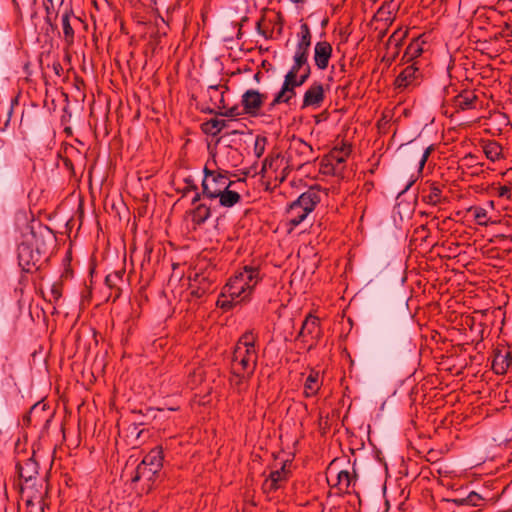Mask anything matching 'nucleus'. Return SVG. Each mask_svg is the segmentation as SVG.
<instances>
[{"label": "nucleus", "mask_w": 512, "mask_h": 512, "mask_svg": "<svg viewBox=\"0 0 512 512\" xmlns=\"http://www.w3.org/2000/svg\"><path fill=\"white\" fill-rule=\"evenodd\" d=\"M164 452L162 446L152 448L137 464L131 474V484L142 482V490L150 491L159 478L163 468Z\"/></svg>", "instance_id": "1"}, {"label": "nucleus", "mask_w": 512, "mask_h": 512, "mask_svg": "<svg viewBox=\"0 0 512 512\" xmlns=\"http://www.w3.org/2000/svg\"><path fill=\"white\" fill-rule=\"evenodd\" d=\"M320 189L317 185L310 187L293 201L286 210L290 230L300 225L320 203Z\"/></svg>", "instance_id": "2"}, {"label": "nucleus", "mask_w": 512, "mask_h": 512, "mask_svg": "<svg viewBox=\"0 0 512 512\" xmlns=\"http://www.w3.org/2000/svg\"><path fill=\"white\" fill-rule=\"evenodd\" d=\"M203 174L201 195H204V199H217V195H220L221 190L230 188L235 184L234 181L229 180V171L221 168L210 169L208 163L203 168Z\"/></svg>", "instance_id": "3"}, {"label": "nucleus", "mask_w": 512, "mask_h": 512, "mask_svg": "<svg viewBox=\"0 0 512 512\" xmlns=\"http://www.w3.org/2000/svg\"><path fill=\"white\" fill-rule=\"evenodd\" d=\"M267 8H263L261 11V16L256 22V31L266 40L274 39V32H276L277 37L283 34V28L285 24V19L283 14L278 11L275 12L272 17L267 15Z\"/></svg>", "instance_id": "4"}, {"label": "nucleus", "mask_w": 512, "mask_h": 512, "mask_svg": "<svg viewBox=\"0 0 512 512\" xmlns=\"http://www.w3.org/2000/svg\"><path fill=\"white\" fill-rule=\"evenodd\" d=\"M322 328L319 317L309 313L302 322L300 331L296 336V340L302 342H310L308 350L314 348L322 338Z\"/></svg>", "instance_id": "5"}, {"label": "nucleus", "mask_w": 512, "mask_h": 512, "mask_svg": "<svg viewBox=\"0 0 512 512\" xmlns=\"http://www.w3.org/2000/svg\"><path fill=\"white\" fill-rule=\"evenodd\" d=\"M287 157L288 162L291 163V166H296V169L315 160L313 147L301 138L291 144Z\"/></svg>", "instance_id": "6"}, {"label": "nucleus", "mask_w": 512, "mask_h": 512, "mask_svg": "<svg viewBox=\"0 0 512 512\" xmlns=\"http://www.w3.org/2000/svg\"><path fill=\"white\" fill-rule=\"evenodd\" d=\"M17 252L18 264L22 271L31 273L33 270H39L43 256L31 246V241L23 240L18 245Z\"/></svg>", "instance_id": "7"}, {"label": "nucleus", "mask_w": 512, "mask_h": 512, "mask_svg": "<svg viewBox=\"0 0 512 512\" xmlns=\"http://www.w3.org/2000/svg\"><path fill=\"white\" fill-rule=\"evenodd\" d=\"M377 346L380 352L387 355H394L403 350L406 346H411V341L406 338L400 341L397 335L385 326L381 328L379 332Z\"/></svg>", "instance_id": "8"}, {"label": "nucleus", "mask_w": 512, "mask_h": 512, "mask_svg": "<svg viewBox=\"0 0 512 512\" xmlns=\"http://www.w3.org/2000/svg\"><path fill=\"white\" fill-rule=\"evenodd\" d=\"M189 280L190 294L193 297L202 298L214 291V279L211 278L210 273L196 272L193 276H189Z\"/></svg>", "instance_id": "9"}, {"label": "nucleus", "mask_w": 512, "mask_h": 512, "mask_svg": "<svg viewBox=\"0 0 512 512\" xmlns=\"http://www.w3.org/2000/svg\"><path fill=\"white\" fill-rule=\"evenodd\" d=\"M266 99L267 94L260 93L254 89L246 90L241 97L244 113L251 117H257Z\"/></svg>", "instance_id": "10"}, {"label": "nucleus", "mask_w": 512, "mask_h": 512, "mask_svg": "<svg viewBox=\"0 0 512 512\" xmlns=\"http://www.w3.org/2000/svg\"><path fill=\"white\" fill-rule=\"evenodd\" d=\"M492 369L498 375H504L512 369V348L498 345L493 350Z\"/></svg>", "instance_id": "11"}, {"label": "nucleus", "mask_w": 512, "mask_h": 512, "mask_svg": "<svg viewBox=\"0 0 512 512\" xmlns=\"http://www.w3.org/2000/svg\"><path fill=\"white\" fill-rule=\"evenodd\" d=\"M23 240L31 241V246L34 247L36 251H39L43 257L47 256L48 247L54 241L51 231L46 226H40L37 231L31 230V233Z\"/></svg>", "instance_id": "12"}, {"label": "nucleus", "mask_w": 512, "mask_h": 512, "mask_svg": "<svg viewBox=\"0 0 512 512\" xmlns=\"http://www.w3.org/2000/svg\"><path fill=\"white\" fill-rule=\"evenodd\" d=\"M450 102L454 112H460L476 109L479 98L475 90L462 89L451 98Z\"/></svg>", "instance_id": "13"}, {"label": "nucleus", "mask_w": 512, "mask_h": 512, "mask_svg": "<svg viewBox=\"0 0 512 512\" xmlns=\"http://www.w3.org/2000/svg\"><path fill=\"white\" fill-rule=\"evenodd\" d=\"M224 296H229L232 299H237L238 302H246L252 294L249 291V286L235 274L231 277L228 283L223 287Z\"/></svg>", "instance_id": "14"}, {"label": "nucleus", "mask_w": 512, "mask_h": 512, "mask_svg": "<svg viewBox=\"0 0 512 512\" xmlns=\"http://www.w3.org/2000/svg\"><path fill=\"white\" fill-rule=\"evenodd\" d=\"M126 269L125 267H121L118 270H115L105 277V285L110 290V294L108 296V300H112L115 302L118 300L122 294L123 286L125 285V277Z\"/></svg>", "instance_id": "15"}, {"label": "nucleus", "mask_w": 512, "mask_h": 512, "mask_svg": "<svg viewBox=\"0 0 512 512\" xmlns=\"http://www.w3.org/2000/svg\"><path fill=\"white\" fill-rule=\"evenodd\" d=\"M324 100L325 91L323 84L318 81H315L305 91L301 109H305L308 107H312L315 109L319 108L323 104Z\"/></svg>", "instance_id": "16"}, {"label": "nucleus", "mask_w": 512, "mask_h": 512, "mask_svg": "<svg viewBox=\"0 0 512 512\" xmlns=\"http://www.w3.org/2000/svg\"><path fill=\"white\" fill-rule=\"evenodd\" d=\"M35 452L32 451V455L26 459L17 458L16 461V473L20 481L28 483L36 478L38 474V463L34 459Z\"/></svg>", "instance_id": "17"}, {"label": "nucleus", "mask_w": 512, "mask_h": 512, "mask_svg": "<svg viewBox=\"0 0 512 512\" xmlns=\"http://www.w3.org/2000/svg\"><path fill=\"white\" fill-rule=\"evenodd\" d=\"M421 72L416 67V63H412L405 67L395 79V85L399 89H407L412 86L415 87L419 84Z\"/></svg>", "instance_id": "18"}, {"label": "nucleus", "mask_w": 512, "mask_h": 512, "mask_svg": "<svg viewBox=\"0 0 512 512\" xmlns=\"http://www.w3.org/2000/svg\"><path fill=\"white\" fill-rule=\"evenodd\" d=\"M333 48L328 41H319L314 47V62L318 69L325 70L332 56Z\"/></svg>", "instance_id": "19"}, {"label": "nucleus", "mask_w": 512, "mask_h": 512, "mask_svg": "<svg viewBox=\"0 0 512 512\" xmlns=\"http://www.w3.org/2000/svg\"><path fill=\"white\" fill-rule=\"evenodd\" d=\"M442 187L443 185L437 182L427 181L422 189V200L434 206L440 204L444 200L442 198Z\"/></svg>", "instance_id": "20"}, {"label": "nucleus", "mask_w": 512, "mask_h": 512, "mask_svg": "<svg viewBox=\"0 0 512 512\" xmlns=\"http://www.w3.org/2000/svg\"><path fill=\"white\" fill-rule=\"evenodd\" d=\"M246 286H249V291L252 293L257 283L262 279L260 276V269L255 266L245 265L241 271L236 273Z\"/></svg>", "instance_id": "21"}, {"label": "nucleus", "mask_w": 512, "mask_h": 512, "mask_svg": "<svg viewBox=\"0 0 512 512\" xmlns=\"http://www.w3.org/2000/svg\"><path fill=\"white\" fill-rule=\"evenodd\" d=\"M229 126V120L212 118L203 122L200 128L204 134L215 137L219 135L224 129L229 128Z\"/></svg>", "instance_id": "22"}, {"label": "nucleus", "mask_w": 512, "mask_h": 512, "mask_svg": "<svg viewBox=\"0 0 512 512\" xmlns=\"http://www.w3.org/2000/svg\"><path fill=\"white\" fill-rule=\"evenodd\" d=\"M322 382L320 381V373L315 369H311L304 383V396L306 398L314 397L318 394Z\"/></svg>", "instance_id": "23"}, {"label": "nucleus", "mask_w": 512, "mask_h": 512, "mask_svg": "<svg viewBox=\"0 0 512 512\" xmlns=\"http://www.w3.org/2000/svg\"><path fill=\"white\" fill-rule=\"evenodd\" d=\"M258 361V353L256 350L245 349V354L241 358L239 370L246 372L248 377H251L256 369Z\"/></svg>", "instance_id": "24"}, {"label": "nucleus", "mask_w": 512, "mask_h": 512, "mask_svg": "<svg viewBox=\"0 0 512 512\" xmlns=\"http://www.w3.org/2000/svg\"><path fill=\"white\" fill-rule=\"evenodd\" d=\"M193 224L200 226L204 224L211 216V206L206 202L198 203L190 211Z\"/></svg>", "instance_id": "25"}, {"label": "nucleus", "mask_w": 512, "mask_h": 512, "mask_svg": "<svg viewBox=\"0 0 512 512\" xmlns=\"http://www.w3.org/2000/svg\"><path fill=\"white\" fill-rule=\"evenodd\" d=\"M298 36H299V40L297 42L295 52L309 54L312 35H311L309 25L307 23L304 22L300 25V32H299Z\"/></svg>", "instance_id": "26"}, {"label": "nucleus", "mask_w": 512, "mask_h": 512, "mask_svg": "<svg viewBox=\"0 0 512 512\" xmlns=\"http://www.w3.org/2000/svg\"><path fill=\"white\" fill-rule=\"evenodd\" d=\"M284 160V157L280 152H271L268 156L263 160L262 167L259 172L262 176L266 173L267 170H278Z\"/></svg>", "instance_id": "27"}, {"label": "nucleus", "mask_w": 512, "mask_h": 512, "mask_svg": "<svg viewBox=\"0 0 512 512\" xmlns=\"http://www.w3.org/2000/svg\"><path fill=\"white\" fill-rule=\"evenodd\" d=\"M217 198L219 199V204L226 208H231L234 205L238 204L242 197L241 195L231 190L230 188H225L224 190H221L220 195H217Z\"/></svg>", "instance_id": "28"}, {"label": "nucleus", "mask_w": 512, "mask_h": 512, "mask_svg": "<svg viewBox=\"0 0 512 512\" xmlns=\"http://www.w3.org/2000/svg\"><path fill=\"white\" fill-rule=\"evenodd\" d=\"M72 10L66 11L62 15V29H63V39L66 46L69 48L74 44L75 32L70 22V16L72 14Z\"/></svg>", "instance_id": "29"}, {"label": "nucleus", "mask_w": 512, "mask_h": 512, "mask_svg": "<svg viewBox=\"0 0 512 512\" xmlns=\"http://www.w3.org/2000/svg\"><path fill=\"white\" fill-rule=\"evenodd\" d=\"M423 36L424 35H420L413 39L406 47L403 58H405L407 62L414 60L423 53V44L425 43V41L422 40Z\"/></svg>", "instance_id": "30"}, {"label": "nucleus", "mask_w": 512, "mask_h": 512, "mask_svg": "<svg viewBox=\"0 0 512 512\" xmlns=\"http://www.w3.org/2000/svg\"><path fill=\"white\" fill-rule=\"evenodd\" d=\"M296 88L293 85V81L289 79H284V82L277 92L278 97L281 101H284L285 104L290 105L293 98L296 96Z\"/></svg>", "instance_id": "31"}, {"label": "nucleus", "mask_w": 512, "mask_h": 512, "mask_svg": "<svg viewBox=\"0 0 512 512\" xmlns=\"http://www.w3.org/2000/svg\"><path fill=\"white\" fill-rule=\"evenodd\" d=\"M220 85H211L208 87V95L210 98V101L213 102L214 106L221 111L222 109H225V98L224 93L225 91L220 92L219 91Z\"/></svg>", "instance_id": "32"}, {"label": "nucleus", "mask_w": 512, "mask_h": 512, "mask_svg": "<svg viewBox=\"0 0 512 512\" xmlns=\"http://www.w3.org/2000/svg\"><path fill=\"white\" fill-rule=\"evenodd\" d=\"M290 471H284V469H278L271 471L269 474L267 482L270 481V490L276 491L280 488V482H285L288 480Z\"/></svg>", "instance_id": "33"}, {"label": "nucleus", "mask_w": 512, "mask_h": 512, "mask_svg": "<svg viewBox=\"0 0 512 512\" xmlns=\"http://www.w3.org/2000/svg\"><path fill=\"white\" fill-rule=\"evenodd\" d=\"M502 150V146L496 141H488L483 147L486 157L492 162L500 159Z\"/></svg>", "instance_id": "34"}, {"label": "nucleus", "mask_w": 512, "mask_h": 512, "mask_svg": "<svg viewBox=\"0 0 512 512\" xmlns=\"http://www.w3.org/2000/svg\"><path fill=\"white\" fill-rule=\"evenodd\" d=\"M246 372H242L238 367L231 369V375L229 377V384L231 387L240 390L242 385L249 379Z\"/></svg>", "instance_id": "35"}, {"label": "nucleus", "mask_w": 512, "mask_h": 512, "mask_svg": "<svg viewBox=\"0 0 512 512\" xmlns=\"http://www.w3.org/2000/svg\"><path fill=\"white\" fill-rule=\"evenodd\" d=\"M353 479H356V474L351 475L347 470H341L337 473L336 486L340 491L348 492V488Z\"/></svg>", "instance_id": "36"}, {"label": "nucleus", "mask_w": 512, "mask_h": 512, "mask_svg": "<svg viewBox=\"0 0 512 512\" xmlns=\"http://www.w3.org/2000/svg\"><path fill=\"white\" fill-rule=\"evenodd\" d=\"M352 151L350 144L343 143L340 148H334L330 152V157L337 163H344Z\"/></svg>", "instance_id": "37"}, {"label": "nucleus", "mask_w": 512, "mask_h": 512, "mask_svg": "<svg viewBox=\"0 0 512 512\" xmlns=\"http://www.w3.org/2000/svg\"><path fill=\"white\" fill-rule=\"evenodd\" d=\"M258 335L253 331H246L238 340L236 345H241L244 349L256 350V341Z\"/></svg>", "instance_id": "38"}, {"label": "nucleus", "mask_w": 512, "mask_h": 512, "mask_svg": "<svg viewBox=\"0 0 512 512\" xmlns=\"http://www.w3.org/2000/svg\"><path fill=\"white\" fill-rule=\"evenodd\" d=\"M44 7L46 10L45 22L54 31L57 28L54 22L57 18L58 13L55 11L53 0H46L44 2Z\"/></svg>", "instance_id": "39"}, {"label": "nucleus", "mask_w": 512, "mask_h": 512, "mask_svg": "<svg viewBox=\"0 0 512 512\" xmlns=\"http://www.w3.org/2000/svg\"><path fill=\"white\" fill-rule=\"evenodd\" d=\"M238 304H241V302H238L237 299H232L229 296H224L223 290L216 302L217 307L222 309L224 312L231 310L234 306Z\"/></svg>", "instance_id": "40"}, {"label": "nucleus", "mask_w": 512, "mask_h": 512, "mask_svg": "<svg viewBox=\"0 0 512 512\" xmlns=\"http://www.w3.org/2000/svg\"><path fill=\"white\" fill-rule=\"evenodd\" d=\"M267 137L263 135H257L255 139L254 144V154L256 158H261L265 152L266 144H267Z\"/></svg>", "instance_id": "41"}, {"label": "nucleus", "mask_w": 512, "mask_h": 512, "mask_svg": "<svg viewBox=\"0 0 512 512\" xmlns=\"http://www.w3.org/2000/svg\"><path fill=\"white\" fill-rule=\"evenodd\" d=\"M407 34L408 30H402L401 28L395 30L388 39V45L394 44L396 47H399Z\"/></svg>", "instance_id": "42"}, {"label": "nucleus", "mask_w": 512, "mask_h": 512, "mask_svg": "<svg viewBox=\"0 0 512 512\" xmlns=\"http://www.w3.org/2000/svg\"><path fill=\"white\" fill-rule=\"evenodd\" d=\"M217 113L219 114V116L229 117V118H234V117H238V116L245 114L244 108L241 110L238 105H234L230 108L225 107V109H222L221 111H218Z\"/></svg>", "instance_id": "43"}, {"label": "nucleus", "mask_w": 512, "mask_h": 512, "mask_svg": "<svg viewBox=\"0 0 512 512\" xmlns=\"http://www.w3.org/2000/svg\"><path fill=\"white\" fill-rule=\"evenodd\" d=\"M465 501H466V506L479 507V506L483 505L485 500L481 495L472 491L465 497Z\"/></svg>", "instance_id": "44"}, {"label": "nucleus", "mask_w": 512, "mask_h": 512, "mask_svg": "<svg viewBox=\"0 0 512 512\" xmlns=\"http://www.w3.org/2000/svg\"><path fill=\"white\" fill-rule=\"evenodd\" d=\"M184 182L185 186L182 189H177V192L180 193L182 197L187 196L190 192L198 190V186L191 177L185 178Z\"/></svg>", "instance_id": "45"}, {"label": "nucleus", "mask_w": 512, "mask_h": 512, "mask_svg": "<svg viewBox=\"0 0 512 512\" xmlns=\"http://www.w3.org/2000/svg\"><path fill=\"white\" fill-rule=\"evenodd\" d=\"M499 35L507 41H512V20L499 25Z\"/></svg>", "instance_id": "46"}, {"label": "nucleus", "mask_w": 512, "mask_h": 512, "mask_svg": "<svg viewBox=\"0 0 512 512\" xmlns=\"http://www.w3.org/2000/svg\"><path fill=\"white\" fill-rule=\"evenodd\" d=\"M62 291H63V283L61 281L54 282L51 286V296L52 300L50 302H58L59 299L62 297Z\"/></svg>", "instance_id": "47"}, {"label": "nucleus", "mask_w": 512, "mask_h": 512, "mask_svg": "<svg viewBox=\"0 0 512 512\" xmlns=\"http://www.w3.org/2000/svg\"><path fill=\"white\" fill-rule=\"evenodd\" d=\"M243 354H245L244 347H242L241 345H236L232 355V368L239 367Z\"/></svg>", "instance_id": "48"}, {"label": "nucleus", "mask_w": 512, "mask_h": 512, "mask_svg": "<svg viewBox=\"0 0 512 512\" xmlns=\"http://www.w3.org/2000/svg\"><path fill=\"white\" fill-rule=\"evenodd\" d=\"M302 69H305V67H303L302 65L296 63L294 60H293V65L291 66L290 70L286 73V75L284 76V79H289V80H292L294 81V76H296L297 74H299V72L302 71Z\"/></svg>", "instance_id": "49"}, {"label": "nucleus", "mask_w": 512, "mask_h": 512, "mask_svg": "<svg viewBox=\"0 0 512 512\" xmlns=\"http://www.w3.org/2000/svg\"><path fill=\"white\" fill-rule=\"evenodd\" d=\"M302 69H305V67H303L302 65L296 63L294 60H293V65L291 66L290 70L286 73V75L284 76V79H289V80H292L294 81V76H296L297 74H299V72L302 71Z\"/></svg>", "instance_id": "50"}, {"label": "nucleus", "mask_w": 512, "mask_h": 512, "mask_svg": "<svg viewBox=\"0 0 512 512\" xmlns=\"http://www.w3.org/2000/svg\"><path fill=\"white\" fill-rule=\"evenodd\" d=\"M39 408H41L42 410H45V404L41 405V402H38V403H35L29 410L28 413H26L24 416H23V423L25 425H30L31 423V415L36 412Z\"/></svg>", "instance_id": "51"}, {"label": "nucleus", "mask_w": 512, "mask_h": 512, "mask_svg": "<svg viewBox=\"0 0 512 512\" xmlns=\"http://www.w3.org/2000/svg\"><path fill=\"white\" fill-rule=\"evenodd\" d=\"M434 151V145L431 144L429 145L423 152L421 158H420V161H419V172L422 171V169L424 168L430 154Z\"/></svg>", "instance_id": "52"}, {"label": "nucleus", "mask_w": 512, "mask_h": 512, "mask_svg": "<svg viewBox=\"0 0 512 512\" xmlns=\"http://www.w3.org/2000/svg\"><path fill=\"white\" fill-rule=\"evenodd\" d=\"M308 57H309V54H306V53H299V52H295L294 54V57H293V60L302 65L303 67H306V66H309V62H308Z\"/></svg>", "instance_id": "53"}, {"label": "nucleus", "mask_w": 512, "mask_h": 512, "mask_svg": "<svg viewBox=\"0 0 512 512\" xmlns=\"http://www.w3.org/2000/svg\"><path fill=\"white\" fill-rule=\"evenodd\" d=\"M132 414L141 415L143 417H147V418H150V419H154L156 417L155 409L152 408V407L146 408L145 411H143L142 409L132 410Z\"/></svg>", "instance_id": "54"}, {"label": "nucleus", "mask_w": 512, "mask_h": 512, "mask_svg": "<svg viewBox=\"0 0 512 512\" xmlns=\"http://www.w3.org/2000/svg\"><path fill=\"white\" fill-rule=\"evenodd\" d=\"M478 224L480 225H483V224H486V211L482 208H477L475 210V214H474Z\"/></svg>", "instance_id": "55"}, {"label": "nucleus", "mask_w": 512, "mask_h": 512, "mask_svg": "<svg viewBox=\"0 0 512 512\" xmlns=\"http://www.w3.org/2000/svg\"><path fill=\"white\" fill-rule=\"evenodd\" d=\"M146 424H148V421L146 420H136L133 423V430L136 431V438H140L141 434L144 432V430H138V427Z\"/></svg>", "instance_id": "56"}, {"label": "nucleus", "mask_w": 512, "mask_h": 512, "mask_svg": "<svg viewBox=\"0 0 512 512\" xmlns=\"http://www.w3.org/2000/svg\"><path fill=\"white\" fill-rule=\"evenodd\" d=\"M307 81H308V79L305 78L304 75L297 74L296 76H294L293 85H294V87H301Z\"/></svg>", "instance_id": "57"}, {"label": "nucleus", "mask_w": 512, "mask_h": 512, "mask_svg": "<svg viewBox=\"0 0 512 512\" xmlns=\"http://www.w3.org/2000/svg\"><path fill=\"white\" fill-rule=\"evenodd\" d=\"M193 192L195 193L192 198V201H191V205L193 207H195L198 203H201L200 202L201 200H204V201L206 200V199H204V195H201V192H199L198 190L193 191Z\"/></svg>", "instance_id": "58"}, {"label": "nucleus", "mask_w": 512, "mask_h": 512, "mask_svg": "<svg viewBox=\"0 0 512 512\" xmlns=\"http://www.w3.org/2000/svg\"><path fill=\"white\" fill-rule=\"evenodd\" d=\"M296 168V166H291V163L288 162V159L286 160V166L283 168V171H282V176L280 178V182H283L286 178V176L288 175V173L292 170Z\"/></svg>", "instance_id": "59"}, {"label": "nucleus", "mask_w": 512, "mask_h": 512, "mask_svg": "<svg viewBox=\"0 0 512 512\" xmlns=\"http://www.w3.org/2000/svg\"><path fill=\"white\" fill-rule=\"evenodd\" d=\"M510 192H511V188L509 186H500L499 189H498V195L500 197H507L509 198L510 197Z\"/></svg>", "instance_id": "60"}, {"label": "nucleus", "mask_w": 512, "mask_h": 512, "mask_svg": "<svg viewBox=\"0 0 512 512\" xmlns=\"http://www.w3.org/2000/svg\"><path fill=\"white\" fill-rule=\"evenodd\" d=\"M235 134H244V131L237 130V129L226 131V133L223 136L219 137L216 140V145L219 144L223 138L230 136V135H235Z\"/></svg>", "instance_id": "61"}, {"label": "nucleus", "mask_w": 512, "mask_h": 512, "mask_svg": "<svg viewBox=\"0 0 512 512\" xmlns=\"http://www.w3.org/2000/svg\"><path fill=\"white\" fill-rule=\"evenodd\" d=\"M52 68H53L54 73H55L58 77H60V76L62 75V73H63V67H62V65H61V63H60L59 61H55V62H53V64H52Z\"/></svg>", "instance_id": "62"}, {"label": "nucleus", "mask_w": 512, "mask_h": 512, "mask_svg": "<svg viewBox=\"0 0 512 512\" xmlns=\"http://www.w3.org/2000/svg\"><path fill=\"white\" fill-rule=\"evenodd\" d=\"M443 501L451 502L457 506H466L465 497L464 498L443 499Z\"/></svg>", "instance_id": "63"}, {"label": "nucleus", "mask_w": 512, "mask_h": 512, "mask_svg": "<svg viewBox=\"0 0 512 512\" xmlns=\"http://www.w3.org/2000/svg\"><path fill=\"white\" fill-rule=\"evenodd\" d=\"M62 160H63V165L65 166V168L67 170H69L72 174H74V165H73L72 160L69 159L68 157L63 158Z\"/></svg>", "instance_id": "64"}]
</instances>
